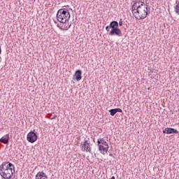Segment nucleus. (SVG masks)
<instances>
[{
    "label": "nucleus",
    "mask_w": 179,
    "mask_h": 179,
    "mask_svg": "<svg viewBox=\"0 0 179 179\" xmlns=\"http://www.w3.org/2000/svg\"><path fill=\"white\" fill-rule=\"evenodd\" d=\"M15 173V165L9 162H3L0 165V176L3 179H10Z\"/></svg>",
    "instance_id": "1"
},
{
    "label": "nucleus",
    "mask_w": 179,
    "mask_h": 179,
    "mask_svg": "<svg viewBox=\"0 0 179 179\" xmlns=\"http://www.w3.org/2000/svg\"><path fill=\"white\" fill-rule=\"evenodd\" d=\"M149 6L145 4V3H141V6L136 10L134 14V17L138 20H143L148 17V15L150 13V9L148 8Z\"/></svg>",
    "instance_id": "2"
},
{
    "label": "nucleus",
    "mask_w": 179,
    "mask_h": 179,
    "mask_svg": "<svg viewBox=\"0 0 179 179\" xmlns=\"http://www.w3.org/2000/svg\"><path fill=\"white\" fill-rule=\"evenodd\" d=\"M56 17L59 23L65 24L66 22H69V19H71L69 10L66 8H60L57 13Z\"/></svg>",
    "instance_id": "3"
},
{
    "label": "nucleus",
    "mask_w": 179,
    "mask_h": 179,
    "mask_svg": "<svg viewBox=\"0 0 179 179\" xmlns=\"http://www.w3.org/2000/svg\"><path fill=\"white\" fill-rule=\"evenodd\" d=\"M110 28L111 29L109 32V36H117V37H122V32L118 28V22L112 21L110 22Z\"/></svg>",
    "instance_id": "4"
},
{
    "label": "nucleus",
    "mask_w": 179,
    "mask_h": 179,
    "mask_svg": "<svg viewBox=\"0 0 179 179\" xmlns=\"http://www.w3.org/2000/svg\"><path fill=\"white\" fill-rule=\"evenodd\" d=\"M27 141L30 143H34L37 141V134L34 131H30L27 136Z\"/></svg>",
    "instance_id": "5"
},
{
    "label": "nucleus",
    "mask_w": 179,
    "mask_h": 179,
    "mask_svg": "<svg viewBox=\"0 0 179 179\" xmlns=\"http://www.w3.org/2000/svg\"><path fill=\"white\" fill-rule=\"evenodd\" d=\"M82 150L83 152H92V148H90V141L84 140V142L81 143Z\"/></svg>",
    "instance_id": "6"
},
{
    "label": "nucleus",
    "mask_w": 179,
    "mask_h": 179,
    "mask_svg": "<svg viewBox=\"0 0 179 179\" xmlns=\"http://www.w3.org/2000/svg\"><path fill=\"white\" fill-rule=\"evenodd\" d=\"M144 2L142 1H137L135 2L132 7H131V12L133 13V15H135L137 9H139V8H141L142 6V3H143Z\"/></svg>",
    "instance_id": "7"
},
{
    "label": "nucleus",
    "mask_w": 179,
    "mask_h": 179,
    "mask_svg": "<svg viewBox=\"0 0 179 179\" xmlns=\"http://www.w3.org/2000/svg\"><path fill=\"white\" fill-rule=\"evenodd\" d=\"M97 143L99 150V152H101V153H103V152L107 153V152H108V148L107 147H105L104 145H102V144L100 143V141H97Z\"/></svg>",
    "instance_id": "8"
},
{
    "label": "nucleus",
    "mask_w": 179,
    "mask_h": 179,
    "mask_svg": "<svg viewBox=\"0 0 179 179\" xmlns=\"http://www.w3.org/2000/svg\"><path fill=\"white\" fill-rule=\"evenodd\" d=\"M48 177L45 173L43 171H39L35 176V179H48Z\"/></svg>",
    "instance_id": "9"
},
{
    "label": "nucleus",
    "mask_w": 179,
    "mask_h": 179,
    "mask_svg": "<svg viewBox=\"0 0 179 179\" xmlns=\"http://www.w3.org/2000/svg\"><path fill=\"white\" fill-rule=\"evenodd\" d=\"M166 131L167 135H170L171 134H179V131L177 129L171 127H166Z\"/></svg>",
    "instance_id": "10"
},
{
    "label": "nucleus",
    "mask_w": 179,
    "mask_h": 179,
    "mask_svg": "<svg viewBox=\"0 0 179 179\" xmlns=\"http://www.w3.org/2000/svg\"><path fill=\"white\" fill-rule=\"evenodd\" d=\"M74 76H76L77 82H79V80H82V71L80 69L76 71Z\"/></svg>",
    "instance_id": "11"
},
{
    "label": "nucleus",
    "mask_w": 179,
    "mask_h": 179,
    "mask_svg": "<svg viewBox=\"0 0 179 179\" xmlns=\"http://www.w3.org/2000/svg\"><path fill=\"white\" fill-rule=\"evenodd\" d=\"M108 112L110 113V115H112V117H114L116 113H122V109L116 108L109 110Z\"/></svg>",
    "instance_id": "12"
},
{
    "label": "nucleus",
    "mask_w": 179,
    "mask_h": 179,
    "mask_svg": "<svg viewBox=\"0 0 179 179\" xmlns=\"http://www.w3.org/2000/svg\"><path fill=\"white\" fill-rule=\"evenodd\" d=\"M0 142L1 143H5V142H9V134H6L1 138H0Z\"/></svg>",
    "instance_id": "13"
},
{
    "label": "nucleus",
    "mask_w": 179,
    "mask_h": 179,
    "mask_svg": "<svg viewBox=\"0 0 179 179\" xmlns=\"http://www.w3.org/2000/svg\"><path fill=\"white\" fill-rule=\"evenodd\" d=\"M97 141H99V143L108 149V143L104 141V138H99Z\"/></svg>",
    "instance_id": "14"
},
{
    "label": "nucleus",
    "mask_w": 179,
    "mask_h": 179,
    "mask_svg": "<svg viewBox=\"0 0 179 179\" xmlns=\"http://www.w3.org/2000/svg\"><path fill=\"white\" fill-rule=\"evenodd\" d=\"M176 5L174 7L175 12L177 13V15H179V1H176Z\"/></svg>",
    "instance_id": "15"
},
{
    "label": "nucleus",
    "mask_w": 179,
    "mask_h": 179,
    "mask_svg": "<svg viewBox=\"0 0 179 179\" xmlns=\"http://www.w3.org/2000/svg\"><path fill=\"white\" fill-rule=\"evenodd\" d=\"M57 115H54L52 117V114L48 113L46 116V118H49V120H55L57 118Z\"/></svg>",
    "instance_id": "16"
},
{
    "label": "nucleus",
    "mask_w": 179,
    "mask_h": 179,
    "mask_svg": "<svg viewBox=\"0 0 179 179\" xmlns=\"http://www.w3.org/2000/svg\"><path fill=\"white\" fill-rule=\"evenodd\" d=\"M71 28V24L69 25V27H66L65 29H62V27H59V29L61 30H68V29H70Z\"/></svg>",
    "instance_id": "17"
},
{
    "label": "nucleus",
    "mask_w": 179,
    "mask_h": 179,
    "mask_svg": "<svg viewBox=\"0 0 179 179\" xmlns=\"http://www.w3.org/2000/svg\"><path fill=\"white\" fill-rule=\"evenodd\" d=\"M1 54H2V49L1 48V46H0V55ZM2 62V57L0 56V63Z\"/></svg>",
    "instance_id": "18"
},
{
    "label": "nucleus",
    "mask_w": 179,
    "mask_h": 179,
    "mask_svg": "<svg viewBox=\"0 0 179 179\" xmlns=\"http://www.w3.org/2000/svg\"><path fill=\"white\" fill-rule=\"evenodd\" d=\"M110 29H111V28L110 27V25H108V26L106 27V31H110Z\"/></svg>",
    "instance_id": "19"
},
{
    "label": "nucleus",
    "mask_w": 179,
    "mask_h": 179,
    "mask_svg": "<svg viewBox=\"0 0 179 179\" xmlns=\"http://www.w3.org/2000/svg\"><path fill=\"white\" fill-rule=\"evenodd\" d=\"M123 23H122V19H120V22H119V24H118V26H122Z\"/></svg>",
    "instance_id": "20"
},
{
    "label": "nucleus",
    "mask_w": 179,
    "mask_h": 179,
    "mask_svg": "<svg viewBox=\"0 0 179 179\" xmlns=\"http://www.w3.org/2000/svg\"><path fill=\"white\" fill-rule=\"evenodd\" d=\"M163 134H167V130H166V128L164 130H163Z\"/></svg>",
    "instance_id": "21"
},
{
    "label": "nucleus",
    "mask_w": 179,
    "mask_h": 179,
    "mask_svg": "<svg viewBox=\"0 0 179 179\" xmlns=\"http://www.w3.org/2000/svg\"><path fill=\"white\" fill-rule=\"evenodd\" d=\"M110 179H115V176H112Z\"/></svg>",
    "instance_id": "22"
},
{
    "label": "nucleus",
    "mask_w": 179,
    "mask_h": 179,
    "mask_svg": "<svg viewBox=\"0 0 179 179\" xmlns=\"http://www.w3.org/2000/svg\"><path fill=\"white\" fill-rule=\"evenodd\" d=\"M109 156H113V155H112V154H110Z\"/></svg>",
    "instance_id": "23"
}]
</instances>
